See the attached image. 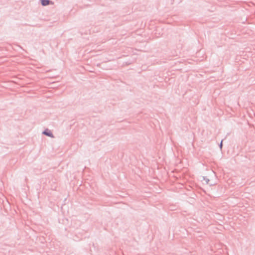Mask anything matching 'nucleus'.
<instances>
[{"label":"nucleus","mask_w":255,"mask_h":255,"mask_svg":"<svg viewBox=\"0 0 255 255\" xmlns=\"http://www.w3.org/2000/svg\"><path fill=\"white\" fill-rule=\"evenodd\" d=\"M41 3L43 5L45 6L49 4L48 0H41Z\"/></svg>","instance_id":"nucleus-1"},{"label":"nucleus","mask_w":255,"mask_h":255,"mask_svg":"<svg viewBox=\"0 0 255 255\" xmlns=\"http://www.w3.org/2000/svg\"><path fill=\"white\" fill-rule=\"evenodd\" d=\"M222 141H221V144H220L221 148H222Z\"/></svg>","instance_id":"nucleus-3"},{"label":"nucleus","mask_w":255,"mask_h":255,"mask_svg":"<svg viewBox=\"0 0 255 255\" xmlns=\"http://www.w3.org/2000/svg\"><path fill=\"white\" fill-rule=\"evenodd\" d=\"M43 133H44V134H46V135H47L50 136H52V135H51V133H48V132H46V131H44V132H43Z\"/></svg>","instance_id":"nucleus-2"}]
</instances>
